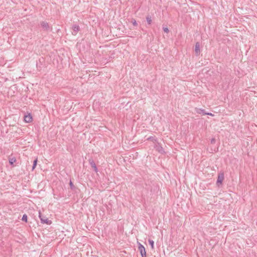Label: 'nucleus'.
<instances>
[{
  "instance_id": "nucleus-1",
  "label": "nucleus",
  "mask_w": 257,
  "mask_h": 257,
  "mask_svg": "<svg viewBox=\"0 0 257 257\" xmlns=\"http://www.w3.org/2000/svg\"><path fill=\"white\" fill-rule=\"evenodd\" d=\"M39 217H40L41 222L42 223H46L47 224H51V221L50 220H49L47 217L43 216L40 212H39Z\"/></svg>"
},
{
  "instance_id": "nucleus-2",
  "label": "nucleus",
  "mask_w": 257,
  "mask_h": 257,
  "mask_svg": "<svg viewBox=\"0 0 257 257\" xmlns=\"http://www.w3.org/2000/svg\"><path fill=\"white\" fill-rule=\"evenodd\" d=\"M223 180H224V174L222 172H220L219 173L218 176V178H217V182H216L217 185L219 186L220 184H221Z\"/></svg>"
},
{
  "instance_id": "nucleus-3",
  "label": "nucleus",
  "mask_w": 257,
  "mask_h": 257,
  "mask_svg": "<svg viewBox=\"0 0 257 257\" xmlns=\"http://www.w3.org/2000/svg\"><path fill=\"white\" fill-rule=\"evenodd\" d=\"M139 249L141 252V254L142 257H144V256H146V252L145 248L141 243L139 244Z\"/></svg>"
},
{
  "instance_id": "nucleus-4",
  "label": "nucleus",
  "mask_w": 257,
  "mask_h": 257,
  "mask_svg": "<svg viewBox=\"0 0 257 257\" xmlns=\"http://www.w3.org/2000/svg\"><path fill=\"white\" fill-rule=\"evenodd\" d=\"M33 120L32 116L31 114H29L24 116V120L26 122H31Z\"/></svg>"
},
{
  "instance_id": "nucleus-5",
  "label": "nucleus",
  "mask_w": 257,
  "mask_h": 257,
  "mask_svg": "<svg viewBox=\"0 0 257 257\" xmlns=\"http://www.w3.org/2000/svg\"><path fill=\"white\" fill-rule=\"evenodd\" d=\"M89 163H90L91 166L92 167V168H93L94 171L97 173L98 172V170H97V168L96 166V165H95V163H94V162L93 160H90Z\"/></svg>"
},
{
  "instance_id": "nucleus-6",
  "label": "nucleus",
  "mask_w": 257,
  "mask_h": 257,
  "mask_svg": "<svg viewBox=\"0 0 257 257\" xmlns=\"http://www.w3.org/2000/svg\"><path fill=\"white\" fill-rule=\"evenodd\" d=\"M41 25L45 30H47L48 29L49 25L47 22L43 21L41 22Z\"/></svg>"
},
{
  "instance_id": "nucleus-7",
  "label": "nucleus",
  "mask_w": 257,
  "mask_h": 257,
  "mask_svg": "<svg viewBox=\"0 0 257 257\" xmlns=\"http://www.w3.org/2000/svg\"><path fill=\"white\" fill-rule=\"evenodd\" d=\"M195 52L197 55H198L200 53V44L197 42L195 44Z\"/></svg>"
},
{
  "instance_id": "nucleus-8",
  "label": "nucleus",
  "mask_w": 257,
  "mask_h": 257,
  "mask_svg": "<svg viewBox=\"0 0 257 257\" xmlns=\"http://www.w3.org/2000/svg\"><path fill=\"white\" fill-rule=\"evenodd\" d=\"M79 26H76V25L74 26L73 27L72 34L74 35H76L77 33V32L79 31Z\"/></svg>"
},
{
  "instance_id": "nucleus-9",
  "label": "nucleus",
  "mask_w": 257,
  "mask_h": 257,
  "mask_svg": "<svg viewBox=\"0 0 257 257\" xmlns=\"http://www.w3.org/2000/svg\"><path fill=\"white\" fill-rule=\"evenodd\" d=\"M16 159L15 157L11 158L9 159V163L11 165H13L15 162H16Z\"/></svg>"
},
{
  "instance_id": "nucleus-10",
  "label": "nucleus",
  "mask_w": 257,
  "mask_h": 257,
  "mask_svg": "<svg viewBox=\"0 0 257 257\" xmlns=\"http://www.w3.org/2000/svg\"><path fill=\"white\" fill-rule=\"evenodd\" d=\"M149 244L151 246L152 249H153L154 248V241L153 240H151V239H149Z\"/></svg>"
},
{
  "instance_id": "nucleus-11",
  "label": "nucleus",
  "mask_w": 257,
  "mask_h": 257,
  "mask_svg": "<svg viewBox=\"0 0 257 257\" xmlns=\"http://www.w3.org/2000/svg\"><path fill=\"white\" fill-rule=\"evenodd\" d=\"M37 159H36L33 162V165L32 166V170H33L35 168V167L37 165Z\"/></svg>"
},
{
  "instance_id": "nucleus-12",
  "label": "nucleus",
  "mask_w": 257,
  "mask_h": 257,
  "mask_svg": "<svg viewBox=\"0 0 257 257\" xmlns=\"http://www.w3.org/2000/svg\"><path fill=\"white\" fill-rule=\"evenodd\" d=\"M27 218H28L27 215L26 214H24L22 217V220L24 221L27 222Z\"/></svg>"
},
{
  "instance_id": "nucleus-13",
  "label": "nucleus",
  "mask_w": 257,
  "mask_h": 257,
  "mask_svg": "<svg viewBox=\"0 0 257 257\" xmlns=\"http://www.w3.org/2000/svg\"><path fill=\"white\" fill-rule=\"evenodd\" d=\"M197 112L198 113H202L203 114H204V113H206L205 112V110L204 109H198L197 110Z\"/></svg>"
},
{
  "instance_id": "nucleus-14",
  "label": "nucleus",
  "mask_w": 257,
  "mask_h": 257,
  "mask_svg": "<svg viewBox=\"0 0 257 257\" xmlns=\"http://www.w3.org/2000/svg\"><path fill=\"white\" fill-rule=\"evenodd\" d=\"M156 149H157V150L159 152L162 153V152H163V148H162V147H160V146H156Z\"/></svg>"
},
{
  "instance_id": "nucleus-15",
  "label": "nucleus",
  "mask_w": 257,
  "mask_h": 257,
  "mask_svg": "<svg viewBox=\"0 0 257 257\" xmlns=\"http://www.w3.org/2000/svg\"><path fill=\"white\" fill-rule=\"evenodd\" d=\"M146 19H147V21L148 23L149 24H151L152 23L151 18L149 16H148Z\"/></svg>"
},
{
  "instance_id": "nucleus-16",
  "label": "nucleus",
  "mask_w": 257,
  "mask_h": 257,
  "mask_svg": "<svg viewBox=\"0 0 257 257\" xmlns=\"http://www.w3.org/2000/svg\"><path fill=\"white\" fill-rule=\"evenodd\" d=\"M132 23L133 24V25H134V26H137V23L135 19H132Z\"/></svg>"
},
{
  "instance_id": "nucleus-17",
  "label": "nucleus",
  "mask_w": 257,
  "mask_h": 257,
  "mask_svg": "<svg viewBox=\"0 0 257 257\" xmlns=\"http://www.w3.org/2000/svg\"><path fill=\"white\" fill-rule=\"evenodd\" d=\"M163 30L165 33H168L169 32V30L168 28H164Z\"/></svg>"
},
{
  "instance_id": "nucleus-18",
  "label": "nucleus",
  "mask_w": 257,
  "mask_h": 257,
  "mask_svg": "<svg viewBox=\"0 0 257 257\" xmlns=\"http://www.w3.org/2000/svg\"><path fill=\"white\" fill-rule=\"evenodd\" d=\"M204 114L209 115H211V116H214V114H213L211 113H209V112L204 113Z\"/></svg>"
},
{
  "instance_id": "nucleus-19",
  "label": "nucleus",
  "mask_w": 257,
  "mask_h": 257,
  "mask_svg": "<svg viewBox=\"0 0 257 257\" xmlns=\"http://www.w3.org/2000/svg\"><path fill=\"white\" fill-rule=\"evenodd\" d=\"M70 185L71 188H73V185L72 183V182L71 181H70Z\"/></svg>"
},
{
  "instance_id": "nucleus-20",
  "label": "nucleus",
  "mask_w": 257,
  "mask_h": 257,
  "mask_svg": "<svg viewBox=\"0 0 257 257\" xmlns=\"http://www.w3.org/2000/svg\"><path fill=\"white\" fill-rule=\"evenodd\" d=\"M144 257H146V256H144Z\"/></svg>"
}]
</instances>
